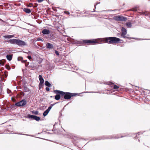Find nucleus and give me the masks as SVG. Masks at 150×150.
<instances>
[{
	"instance_id": "1",
	"label": "nucleus",
	"mask_w": 150,
	"mask_h": 150,
	"mask_svg": "<svg viewBox=\"0 0 150 150\" xmlns=\"http://www.w3.org/2000/svg\"><path fill=\"white\" fill-rule=\"evenodd\" d=\"M122 40L119 38H98L96 39L84 40L83 42L85 43L89 44V45H93L100 42H107L108 43H115L122 42Z\"/></svg>"
},
{
	"instance_id": "2",
	"label": "nucleus",
	"mask_w": 150,
	"mask_h": 150,
	"mask_svg": "<svg viewBox=\"0 0 150 150\" xmlns=\"http://www.w3.org/2000/svg\"><path fill=\"white\" fill-rule=\"evenodd\" d=\"M54 92L55 93L60 94L61 97L64 96V98L66 100L70 99L72 97L78 95L77 93L64 92L62 91L57 90H54Z\"/></svg>"
},
{
	"instance_id": "3",
	"label": "nucleus",
	"mask_w": 150,
	"mask_h": 150,
	"mask_svg": "<svg viewBox=\"0 0 150 150\" xmlns=\"http://www.w3.org/2000/svg\"><path fill=\"white\" fill-rule=\"evenodd\" d=\"M8 42L12 44H16L20 46L25 45V42L23 41L18 39H11L8 40Z\"/></svg>"
},
{
	"instance_id": "4",
	"label": "nucleus",
	"mask_w": 150,
	"mask_h": 150,
	"mask_svg": "<svg viewBox=\"0 0 150 150\" xmlns=\"http://www.w3.org/2000/svg\"><path fill=\"white\" fill-rule=\"evenodd\" d=\"M38 77L39 80L40 81L39 86V89H40L41 88H42L44 86L43 83L44 82V80L41 75H39Z\"/></svg>"
},
{
	"instance_id": "5",
	"label": "nucleus",
	"mask_w": 150,
	"mask_h": 150,
	"mask_svg": "<svg viewBox=\"0 0 150 150\" xmlns=\"http://www.w3.org/2000/svg\"><path fill=\"white\" fill-rule=\"evenodd\" d=\"M114 19L116 20L120 21H125L126 19L124 17L120 16H115L114 17Z\"/></svg>"
},
{
	"instance_id": "6",
	"label": "nucleus",
	"mask_w": 150,
	"mask_h": 150,
	"mask_svg": "<svg viewBox=\"0 0 150 150\" xmlns=\"http://www.w3.org/2000/svg\"><path fill=\"white\" fill-rule=\"evenodd\" d=\"M26 102L24 100H22L19 102H18L15 104L16 105L18 106H23L26 105Z\"/></svg>"
},
{
	"instance_id": "7",
	"label": "nucleus",
	"mask_w": 150,
	"mask_h": 150,
	"mask_svg": "<svg viewBox=\"0 0 150 150\" xmlns=\"http://www.w3.org/2000/svg\"><path fill=\"white\" fill-rule=\"evenodd\" d=\"M28 117L29 118H33V119L35 120L36 121H38V116L29 115H28Z\"/></svg>"
},
{
	"instance_id": "8",
	"label": "nucleus",
	"mask_w": 150,
	"mask_h": 150,
	"mask_svg": "<svg viewBox=\"0 0 150 150\" xmlns=\"http://www.w3.org/2000/svg\"><path fill=\"white\" fill-rule=\"evenodd\" d=\"M42 32L44 34H48L50 33V32L49 30L45 29L42 30Z\"/></svg>"
},
{
	"instance_id": "9",
	"label": "nucleus",
	"mask_w": 150,
	"mask_h": 150,
	"mask_svg": "<svg viewBox=\"0 0 150 150\" xmlns=\"http://www.w3.org/2000/svg\"><path fill=\"white\" fill-rule=\"evenodd\" d=\"M46 46L48 48L52 49L53 48V45L50 43H47L46 44Z\"/></svg>"
},
{
	"instance_id": "10",
	"label": "nucleus",
	"mask_w": 150,
	"mask_h": 150,
	"mask_svg": "<svg viewBox=\"0 0 150 150\" xmlns=\"http://www.w3.org/2000/svg\"><path fill=\"white\" fill-rule=\"evenodd\" d=\"M121 30L122 31V35H126L127 33V31L126 29L124 28H122Z\"/></svg>"
},
{
	"instance_id": "11",
	"label": "nucleus",
	"mask_w": 150,
	"mask_h": 150,
	"mask_svg": "<svg viewBox=\"0 0 150 150\" xmlns=\"http://www.w3.org/2000/svg\"><path fill=\"white\" fill-rule=\"evenodd\" d=\"M23 11L26 13H31V11L30 9L28 8H24Z\"/></svg>"
},
{
	"instance_id": "12",
	"label": "nucleus",
	"mask_w": 150,
	"mask_h": 150,
	"mask_svg": "<svg viewBox=\"0 0 150 150\" xmlns=\"http://www.w3.org/2000/svg\"><path fill=\"white\" fill-rule=\"evenodd\" d=\"M111 85H113V89L115 90H117L119 88V86L116 85L113 83H110Z\"/></svg>"
},
{
	"instance_id": "13",
	"label": "nucleus",
	"mask_w": 150,
	"mask_h": 150,
	"mask_svg": "<svg viewBox=\"0 0 150 150\" xmlns=\"http://www.w3.org/2000/svg\"><path fill=\"white\" fill-rule=\"evenodd\" d=\"M57 94L55 96V99L57 100H58L60 99V98H61V96L60 94Z\"/></svg>"
},
{
	"instance_id": "14",
	"label": "nucleus",
	"mask_w": 150,
	"mask_h": 150,
	"mask_svg": "<svg viewBox=\"0 0 150 150\" xmlns=\"http://www.w3.org/2000/svg\"><path fill=\"white\" fill-rule=\"evenodd\" d=\"M7 59L11 61L12 58V55H7L6 56Z\"/></svg>"
},
{
	"instance_id": "15",
	"label": "nucleus",
	"mask_w": 150,
	"mask_h": 150,
	"mask_svg": "<svg viewBox=\"0 0 150 150\" xmlns=\"http://www.w3.org/2000/svg\"><path fill=\"white\" fill-rule=\"evenodd\" d=\"M45 85L46 86H47L49 87H50L51 86V84L47 81H45Z\"/></svg>"
},
{
	"instance_id": "16",
	"label": "nucleus",
	"mask_w": 150,
	"mask_h": 150,
	"mask_svg": "<svg viewBox=\"0 0 150 150\" xmlns=\"http://www.w3.org/2000/svg\"><path fill=\"white\" fill-rule=\"evenodd\" d=\"M126 25L128 28H130L132 26L131 23L130 22H128L126 23Z\"/></svg>"
},
{
	"instance_id": "17",
	"label": "nucleus",
	"mask_w": 150,
	"mask_h": 150,
	"mask_svg": "<svg viewBox=\"0 0 150 150\" xmlns=\"http://www.w3.org/2000/svg\"><path fill=\"white\" fill-rule=\"evenodd\" d=\"M14 36L13 35H5L4 37V38H12L13 37H14Z\"/></svg>"
},
{
	"instance_id": "18",
	"label": "nucleus",
	"mask_w": 150,
	"mask_h": 150,
	"mask_svg": "<svg viewBox=\"0 0 150 150\" xmlns=\"http://www.w3.org/2000/svg\"><path fill=\"white\" fill-rule=\"evenodd\" d=\"M49 112H48L47 110H46L43 113V115L44 116H45L47 115L48 114Z\"/></svg>"
},
{
	"instance_id": "19",
	"label": "nucleus",
	"mask_w": 150,
	"mask_h": 150,
	"mask_svg": "<svg viewBox=\"0 0 150 150\" xmlns=\"http://www.w3.org/2000/svg\"><path fill=\"white\" fill-rule=\"evenodd\" d=\"M32 113L35 114V115H37L38 114V111H32Z\"/></svg>"
},
{
	"instance_id": "20",
	"label": "nucleus",
	"mask_w": 150,
	"mask_h": 150,
	"mask_svg": "<svg viewBox=\"0 0 150 150\" xmlns=\"http://www.w3.org/2000/svg\"><path fill=\"white\" fill-rule=\"evenodd\" d=\"M125 136H121V137H118V136H116L114 138L115 139H119L120 138H122L125 137Z\"/></svg>"
},
{
	"instance_id": "21",
	"label": "nucleus",
	"mask_w": 150,
	"mask_h": 150,
	"mask_svg": "<svg viewBox=\"0 0 150 150\" xmlns=\"http://www.w3.org/2000/svg\"><path fill=\"white\" fill-rule=\"evenodd\" d=\"M33 6V5L32 4H29L27 5V6L28 7H31Z\"/></svg>"
},
{
	"instance_id": "22",
	"label": "nucleus",
	"mask_w": 150,
	"mask_h": 150,
	"mask_svg": "<svg viewBox=\"0 0 150 150\" xmlns=\"http://www.w3.org/2000/svg\"><path fill=\"white\" fill-rule=\"evenodd\" d=\"M52 108V107L51 106H50L48 107V108L46 110L49 112L50 110Z\"/></svg>"
},
{
	"instance_id": "23",
	"label": "nucleus",
	"mask_w": 150,
	"mask_h": 150,
	"mask_svg": "<svg viewBox=\"0 0 150 150\" xmlns=\"http://www.w3.org/2000/svg\"><path fill=\"white\" fill-rule=\"evenodd\" d=\"M23 59V58L21 57H19L18 58V60L19 61H21Z\"/></svg>"
},
{
	"instance_id": "24",
	"label": "nucleus",
	"mask_w": 150,
	"mask_h": 150,
	"mask_svg": "<svg viewBox=\"0 0 150 150\" xmlns=\"http://www.w3.org/2000/svg\"><path fill=\"white\" fill-rule=\"evenodd\" d=\"M55 53L57 55H59L58 52L56 50L55 51Z\"/></svg>"
},
{
	"instance_id": "25",
	"label": "nucleus",
	"mask_w": 150,
	"mask_h": 150,
	"mask_svg": "<svg viewBox=\"0 0 150 150\" xmlns=\"http://www.w3.org/2000/svg\"><path fill=\"white\" fill-rule=\"evenodd\" d=\"M39 59H40V60L39 61V62H38V63L40 64L41 63L42 61V59L41 58H40Z\"/></svg>"
},
{
	"instance_id": "26",
	"label": "nucleus",
	"mask_w": 150,
	"mask_h": 150,
	"mask_svg": "<svg viewBox=\"0 0 150 150\" xmlns=\"http://www.w3.org/2000/svg\"><path fill=\"white\" fill-rule=\"evenodd\" d=\"M110 83H111V82H109V85H110V87H111V88H113V85H111L110 84Z\"/></svg>"
},
{
	"instance_id": "27",
	"label": "nucleus",
	"mask_w": 150,
	"mask_h": 150,
	"mask_svg": "<svg viewBox=\"0 0 150 150\" xmlns=\"http://www.w3.org/2000/svg\"><path fill=\"white\" fill-rule=\"evenodd\" d=\"M46 90L47 91H50V88L49 87H46Z\"/></svg>"
},
{
	"instance_id": "28",
	"label": "nucleus",
	"mask_w": 150,
	"mask_h": 150,
	"mask_svg": "<svg viewBox=\"0 0 150 150\" xmlns=\"http://www.w3.org/2000/svg\"><path fill=\"white\" fill-rule=\"evenodd\" d=\"M67 39L68 41H70L71 40V38H67Z\"/></svg>"
},
{
	"instance_id": "29",
	"label": "nucleus",
	"mask_w": 150,
	"mask_h": 150,
	"mask_svg": "<svg viewBox=\"0 0 150 150\" xmlns=\"http://www.w3.org/2000/svg\"><path fill=\"white\" fill-rule=\"evenodd\" d=\"M28 58L30 60L32 59L31 57L30 56H28Z\"/></svg>"
},
{
	"instance_id": "30",
	"label": "nucleus",
	"mask_w": 150,
	"mask_h": 150,
	"mask_svg": "<svg viewBox=\"0 0 150 150\" xmlns=\"http://www.w3.org/2000/svg\"><path fill=\"white\" fill-rule=\"evenodd\" d=\"M65 13L67 14H69V13L68 11H65Z\"/></svg>"
},
{
	"instance_id": "31",
	"label": "nucleus",
	"mask_w": 150,
	"mask_h": 150,
	"mask_svg": "<svg viewBox=\"0 0 150 150\" xmlns=\"http://www.w3.org/2000/svg\"><path fill=\"white\" fill-rule=\"evenodd\" d=\"M43 0H38V2H42Z\"/></svg>"
},
{
	"instance_id": "32",
	"label": "nucleus",
	"mask_w": 150,
	"mask_h": 150,
	"mask_svg": "<svg viewBox=\"0 0 150 150\" xmlns=\"http://www.w3.org/2000/svg\"><path fill=\"white\" fill-rule=\"evenodd\" d=\"M40 118L38 117V121L40 120Z\"/></svg>"
},
{
	"instance_id": "33",
	"label": "nucleus",
	"mask_w": 150,
	"mask_h": 150,
	"mask_svg": "<svg viewBox=\"0 0 150 150\" xmlns=\"http://www.w3.org/2000/svg\"><path fill=\"white\" fill-rule=\"evenodd\" d=\"M38 41H40L41 40V39L40 38H38Z\"/></svg>"
},
{
	"instance_id": "34",
	"label": "nucleus",
	"mask_w": 150,
	"mask_h": 150,
	"mask_svg": "<svg viewBox=\"0 0 150 150\" xmlns=\"http://www.w3.org/2000/svg\"><path fill=\"white\" fill-rule=\"evenodd\" d=\"M11 99H12V100L13 101V98H11Z\"/></svg>"
},
{
	"instance_id": "35",
	"label": "nucleus",
	"mask_w": 150,
	"mask_h": 150,
	"mask_svg": "<svg viewBox=\"0 0 150 150\" xmlns=\"http://www.w3.org/2000/svg\"><path fill=\"white\" fill-rule=\"evenodd\" d=\"M143 40H149V39H143Z\"/></svg>"
},
{
	"instance_id": "36",
	"label": "nucleus",
	"mask_w": 150,
	"mask_h": 150,
	"mask_svg": "<svg viewBox=\"0 0 150 150\" xmlns=\"http://www.w3.org/2000/svg\"><path fill=\"white\" fill-rule=\"evenodd\" d=\"M110 38H113V37H110Z\"/></svg>"
},
{
	"instance_id": "37",
	"label": "nucleus",
	"mask_w": 150,
	"mask_h": 150,
	"mask_svg": "<svg viewBox=\"0 0 150 150\" xmlns=\"http://www.w3.org/2000/svg\"><path fill=\"white\" fill-rule=\"evenodd\" d=\"M132 38V39H134V38Z\"/></svg>"
},
{
	"instance_id": "38",
	"label": "nucleus",
	"mask_w": 150,
	"mask_h": 150,
	"mask_svg": "<svg viewBox=\"0 0 150 150\" xmlns=\"http://www.w3.org/2000/svg\"><path fill=\"white\" fill-rule=\"evenodd\" d=\"M38 23H39V22L38 21Z\"/></svg>"
}]
</instances>
